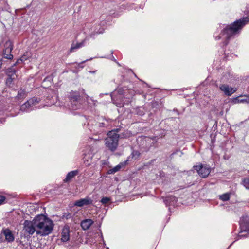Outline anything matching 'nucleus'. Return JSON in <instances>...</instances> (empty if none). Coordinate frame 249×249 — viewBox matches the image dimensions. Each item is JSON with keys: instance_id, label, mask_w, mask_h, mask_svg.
<instances>
[{"instance_id": "f257e3e1", "label": "nucleus", "mask_w": 249, "mask_h": 249, "mask_svg": "<svg viewBox=\"0 0 249 249\" xmlns=\"http://www.w3.org/2000/svg\"><path fill=\"white\" fill-rule=\"evenodd\" d=\"M36 220L37 235L46 236L52 232L54 226L52 220L43 214L36 215Z\"/></svg>"}, {"instance_id": "f03ea898", "label": "nucleus", "mask_w": 249, "mask_h": 249, "mask_svg": "<svg viewBox=\"0 0 249 249\" xmlns=\"http://www.w3.org/2000/svg\"><path fill=\"white\" fill-rule=\"evenodd\" d=\"M107 137L105 139L106 146L110 151H114L118 145L119 135L115 130L109 131Z\"/></svg>"}, {"instance_id": "7ed1b4c3", "label": "nucleus", "mask_w": 249, "mask_h": 249, "mask_svg": "<svg viewBox=\"0 0 249 249\" xmlns=\"http://www.w3.org/2000/svg\"><path fill=\"white\" fill-rule=\"evenodd\" d=\"M36 220V216L31 221L25 220L23 223V230L25 232L29 235H33L35 232L37 234V230Z\"/></svg>"}, {"instance_id": "20e7f679", "label": "nucleus", "mask_w": 249, "mask_h": 249, "mask_svg": "<svg viewBox=\"0 0 249 249\" xmlns=\"http://www.w3.org/2000/svg\"><path fill=\"white\" fill-rule=\"evenodd\" d=\"M240 226L241 228V232L239 233L238 236L240 238H243L246 236L244 232L249 233V217L245 215L240 218Z\"/></svg>"}, {"instance_id": "39448f33", "label": "nucleus", "mask_w": 249, "mask_h": 249, "mask_svg": "<svg viewBox=\"0 0 249 249\" xmlns=\"http://www.w3.org/2000/svg\"><path fill=\"white\" fill-rule=\"evenodd\" d=\"M40 101L39 98L34 97L22 104L20 107V110L23 111L31 110L34 108V107L39 103Z\"/></svg>"}, {"instance_id": "423d86ee", "label": "nucleus", "mask_w": 249, "mask_h": 249, "mask_svg": "<svg viewBox=\"0 0 249 249\" xmlns=\"http://www.w3.org/2000/svg\"><path fill=\"white\" fill-rule=\"evenodd\" d=\"M194 168L202 178L207 177L211 172L210 167L206 165L201 164L194 166Z\"/></svg>"}, {"instance_id": "0eeeda50", "label": "nucleus", "mask_w": 249, "mask_h": 249, "mask_svg": "<svg viewBox=\"0 0 249 249\" xmlns=\"http://www.w3.org/2000/svg\"><path fill=\"white\" fill-rule=\"evenodd\" d=\"M84 156L83 158L84 163L86 166H89L91 163L93 156L92 148L90 147H88L85 151V153H84Z\"/></svg>"}, {"instance_id": "6e6552de", "label": "nucleus", "mask_w": 249, "mask_h": 249, "mask_svg": "<svg viewBox=\"0 0 249 249\" xmlns=\"http://www.w3.org/2000/svg\"><path fill=\"white\" fill-rule=\"evenodd\" d=\"M4 46L5 48L3 51V57L8 59H11L13 58V55L11 53L13 49L11 42L10 41H6Z\"/></svg>"}, {"instance_id": "1a4fd4ad", "label": "nucleus", "mask_w": 249, "mask_h": 249, "mask_svg": "<svg viewBox=\"0 0 249 249\" xmlns=\"http://www.w3.org/2000/svg\"><path fill=\"white\" fill-rule=\"evenodd\" d=\"M219 89L227 96H230L236 91V89H234L226 84L220 85Z\"/></svg>"}, {"instance_id": "9d476101", "label": "nucleus", "mask_w": 249, "mask_h": 249, "mask_svg": "<svg viewBox=\"0 0 249 249\" xmlns=\"http://www.w3.org/2000/svg\"><path fill=\"white\" fill-rule=\"evenodd\" d=\"M92 203V200L91 198L86 197L83 199H80L77 200L74 203V205L78 207H82L84 205H87L90 204Z\"/></svg>"}, {"instance_id": "9b49d317", "label": "nucleus", "mask_w": 249, "mask_h": 249, "mask_svg": "<svg viewBox=\"0 0 249 249\" xmlns=\"http://www.w3.org/2000/svg\"><path fill=\"white\" fill-rule=\"evenodd\" d=\"M2 233L4 235L5 240L8 242H12L14 240V237L12 231L8 229H4Z\"/></svg>"}, {"instance_id": "f8f14e48", "label": "nucleus", "mask_w": 249, "mask_h": 249, "mask_svg": "<svg viewBox=\"0 0 249 249\" xmlns=\"http://www.w3.org/2000/svg\"><path fill=\"white\" fill-rule=\"evenodd\" d=\"M61 240L63 242H67L70 239V230L67 227H64L61 233Z\"/></svg>"}, {"instance_id": "ddd939ff", "label": "nucleus", "mask_w": 249, "mask_h": 249, "mask_svg": "<svg viewBox=\"0 0 249 249\" xmlns=\"http://www.w3.org/2000/svg\"><path fill=\"white\" fill-rule=\"evenodd\" d=\"M93 221L90 219L84 220L81 222V226L83 230H87L93 224Z\"/></svg>"}, {"instance_id": "4468645a", "label": "nucleus", "mask_w": 249, "mask_h": 249, "mask_svg": "<svg viewBox=\"0 0 249 249\" xmlns=\"http://www.w3.org/2000/svg\"><path fill=\"white\" fill-rule=\"evenodd\" d=\"M27 96V92L25 89H20L18 91V94L15 97V100L20 101L23 100Z\"/></svg>"}, {"instance_id": "2eb2a0df", "label": "nucleus", "mask_w": 249, "mask_h": 249, "mask_svg": "<svg viewBox=\"0 0 249 249\" xmlns=\"http://www.w3.org/2000/svg\"><path fill=\"white\" fill-rule=\"evenodd\" d=\"M177 201V198L172 196H167L164 200L166 205H174Z\"/></svg>"}, {"instance_id": "dca6fc26", "label": "nucleus", "mask_w": 249, "mask_h": 249, "mask_svg": "<svg viewBox=\"0 0 249 249\" xmlns=\"http://www.w3.org/2000/svg\"><path fill=\"white\" fill-rule=\"evenodd\" d=\"M69 98L71 102H77L79 98V94L76 91H72L69 94Z\"/></svg>"}, {"instance_id": "f3484780", "label": "nucleus", "mask_w": 249, "mask_h": 249, "mask_svg": "<svg viewBox=\"0 0 249 249\" xmlns=\"http://www.w3.org/2000/svg\"><path fill=\"white\" fill-rule=\"evenodd\" d=\"M126 161L125 162V163H121L118 164V165L116 166L114 168L109 169L108 171V173L109 174H114L115 172L118 171L123 166H124L125 165Z\"/></svg>"}, {"instance_id": "a211bd4d", "label": "nucleus", "mask_w": 249, "mask_h": 249, "mask_svg": "<svg viewBox=\"0 0 249 249\" xmlns=\"http://www.w3.org/2000/svg\"><path fill=\"white\" fill-rule=\"evenodd\" d=\"M85 40H83L80 43H77L76 44L72 43L71 47V52H72L75 49L80 48L85 45Z\"/></svg>"}, {"instance_id": "6ab92c4d", "label": "nucleus", "mask_w": 249, "mask_h": 249, "mask_svg": "<svg viewBox=\"0 0 249 249\" xmlns=\"http://www.w3.org/2000/svg\"><path fill=\"white\" fill-rule=\"evenodd\" d=\"M77 174V171H71L70 172H69L66 178H65V179L64 180L66 182H68L70 180H71L75 176H76Z\"/></svg>"}, {"instance_id": "aec40b11", "label": "nucleus", "mask_w": 249, "mask_h": 249, "mask_svg": "<svg viewBox=\"0 0 249 249\" xmlns=\"http://www.w3.org/2000/svg\"><path fill=\"white\" fill-rule=\"evenodd\" d=\"M230 193H225L224 194H222V195L219 196V198L221 200H222L223 201H226L230 199Z\"/></svg>"}, {"instance_id": "412c9836", "label": "nucleus", "mask_w": 249, "mask_h": 249, "mask_svg": "<svg viewBox=\"0 0 249 249\" xmlns=\"http://www.w3.org/2000/svg\"><path fill=\"white\" fill-rule=\"evenodd\" d=\"M236 102L237 103H249V95L245 96L243 98H242V99L237 98V99H236Z\"/></svg>"}, {"instance_id": "4be33fe9", "label": "nucleus", "mask_w": 249, "mask_h": 249, "mask_svg": "<svg viewBox=\"0 0 249 249\" xmlns=\"http://www.w3.org/2000/svg\"><path fill=\"white\" fill-rule=\"evenodd\" d=\"M244 186L248 189H249V178H245L243 181Z\"/></svg>"}, {"instance_id": "5701e85b", "label": "nucleus", "mask_w": 249, "mask_h": 249, "mask_svg": "<svg viewBox=\"0 0 249 249\" xmlns=\"http://www.w3.org/2000/svg\"><path fill=\"white\" fill-rule=\"evenodd\" d=\"M140 155V153L137 151V150H134L132 152V156L133 158H134L135 159H137Z\"/></svg>"}, {"instance_id": "b1692460", "label": "nucleus", "mask_w": 249, "mask_h": 249, "mask_svg": "<svg viewBox=\"0 0 249 249\" xmlns=\"http://www.w3.org/2000/svg\"><path fill=\"white\" fill-rule=\"evenodd\" d=\"M110 201V198H108V197H103L101 200V202L103 204H107L109 201Z\"/></svg>"}, {"instance_id": "393cba45", "label": "nucleus", "mask_w": 249, "mask_h": 249, "mask_svg": "<svg viewBox=\"0 0 249 249\" xmlns=\"http://www.w3.org/2000/svg\"><path fill=\"white\" fill-rule=\"evenodd\" d=\"M26 60H27V58H26V56L25 55H23L20 59H18L16 63H18V64H19L20 63H22V62L25 61Z\"/></svg>"}, {"instance_id": "a878e982", "label": "nucleus", "mask_w": 249, "mask_h": 249, "mask_svg": "<svg viewBox=\"0 0 249 249\" xmlns=\"http://www.w3.org/2000/svg\"><path fill=\"white\" fill-rule=\"evenodd\" d=\"M6 198L4 196L0 195V205L4 203Z\"/></svg>"}, {"instance_id": "bb28decb", "label": "nucleus", "mask_w": 249, "mask_h": 249, "mask_svg": "<svg viewBox=\"0 0 249 249\" xmlns=\"http://www.w3.org/2000/svg\"><path fill=\"white\" fill-rule=\"evenodd\" d=\"M85 97L86 98V99H87V102H88V103H89V100H91V101L93 102V100L92 99V98H90V97H89V96L88 95L85 94Z\"/></svg>"}, {"instance_id": "cd10ccee", "label": "nucleus", "mask_w": 249, "mask_h": 249, "mask_svg": "<svg viewBox=\"0 0 249 249\" xmlns=\"http://www.w3.org/2000/svg\"><path fill=\"white\" fill-rule=\"evenodd\" d=\"M79 108V107L77 106V105H72V109L73 110H76Z\"/></svg>"}, {"instance_id": "c85d7f7f", "label": "nucleus", "mask_w": 249, "mask_h": 249, "mask_svg": "<svg viewBox=\"0 0 249 249\" xmlns=\"http://www.w3.org/2000/svg\"><path fill=\"white\" fill-rule=\"evenodd\" d=\"M12 82V78L11 77H9L8 78H7V80H6V84H8V83H10L11 82Z\"/></svg>"}, {"instance_id": "c756f323", "label": "nucleus", "mask_w": 249, "mask_h": 249, "mask_svg": "<svg viewBox=\"0 0 249 249\" xmlns=\"http://www.w3.org/2000/svg\"><path fill=\"white\" fill-rule=\"evenodd\" d=\"M48 79H49V80H52V78H51V77H47L45 78L44 79L43 81H44V82H45V81H46L47 80H48Z\"/></svg>"}, {"instance_id": "7c9ffc66", "label": "nucleus", "mask_w": 249, "mask_h": 249, "mask_svg": "<svg viewBox=\"0 0 249 249\" xmlns=\"http://www.w3.org/2000/svg\"><path fill=\"white\" fill-rule=\"evenodd\" d=\"M92 58H90L89 59H87V60H85V61H84L82 62H81V63L82 64V63H84V62H86V61H88V60H92Z\"/></svg>"}, {"instance_id": "2f4dec72", "label": "nucleus", "mask_w": 249, "mask_h": 249, "mask_svg": "<svg viewBox=\"0 0 249 249\" xmlns=\"http://www.w3.org/2000/svg\"><path fill=\"white\" fill-rule=\"evenodd\" d=\"M103 242L104 244L105 245V242L103 239Z\"/></svg>"}, {"instance_id": "473e14b6", "label": "nucleus", "mask_w": 249, "mask_h": 249, "mask_svg": "<svg viewBox=\"0 0 249 249\" xmlns=\"http://www.w3.org/2000/svg\"><path fill=\"white\" fill-rule=\"evenodd\" d=\"M143 114H144V113H140V115H142Z\"/></svg>"}, {"instance_id": "72a5a7b5", "label": "nucleus", "mask_w": 249, "mask_h": 249, "mask_svg": "<svg viewBox=\"0 0 249 249\" xmlns=\"http://www.w3.org/2000/svg\"><path fill=\"white\" fill-rule=\"evenodd\" d=\"M113 60H114L115 61H116V59L114 58H113Z\"/></svg>"}, {"instance_id": "f704fd0d", "label": "nucleus", "mask_w": 249, "mask_h": 249, "mask_svg": "<svg viewBox=\"0 0 249 249\" xmlns=\"http://www.w3.org/2000/svg\"><path fill=\"white\" fill-rule=\"evenodd\" d=\"M113 60H114L115 61H116V59L114 58H113Z\"/></svg>"}, {"instance_id": "c9c22d12", "label": "nucleus", "mask_w": 249, "mask_h": 249, "mask_svg": "<svg viewBox=\"0 0 249 249\" xmlns=\"http://www.w3.org/2000/svg\"><path fill=\"white\" fill-rule=\"evenodd\" d=\"M101 237L103 238V235L101 234Z\"/></svg>"}]
</instances>
